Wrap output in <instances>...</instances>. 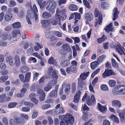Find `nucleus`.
<instances>
[{"label": "nucleus", "instance_id": "nucleus-13", "mask_svg": "<svg viewBox=\"0 0 125 125\" xmlns=\"http://www.w3.org/2000/svg\"><path fill=\"white\" fill-rule=\"evenodd\" d=\"M125 94V86L118 85V94Z\"/></svg>", "mask_w": 125, "mask_h": 125}, {"label": "nucleus", "instance_id": "nucleus-55", "mask_svg": "<svg viewBox=\"0 0 125 125\" xmlns=\"http://www.w3.org/2000/svg\"><path fill=\"white\" fill-rule=\"evenodd\" d=\"M15 120H14L13 119H10L9 122V123L10 125H17V124L15 121Z\"/></svg>", "mask_w": 125, "mask_h": 125}, {"label": "nucleus", "instance_id": "nucleus-26", "mask_svg": "<svg viewBox=\"0 0 125 125\" xmlns=\"http://www.w3.org/2000/svg\"><path fill=\"white\" fill-rule=\"evenodd\" d=\"M57 92L56 90H53L51 91L49 94L50 97H56L57 95Z\"/></svg>", "mask_w": 125, "mask_h": 125}, {"label": "nucleus", "instance_id": "nucleus-54", "mask_svg": "<svg viewBox=\"0 0 125 125\" xmlns=\"http://www.w3.org/2000/svg\"><path fill=\"white\" fill-rule=\"evenodd\" d=\"M83 3L86 7L90 9L91 8V6L89 3L87 1V0H83Z\"/></svg>", "mask_w": 125, "mask_h": 125}, {"label": "nucleus", "instance_id": "nucleus-9", "mask_svg": "<svg viewBox=\"0 0 125 125\" xmlns=\"http://www.w3.org/2000/svg\"><path fill=\"white\" fill-rule=\"evenodd\" d=\"M66 71L68 74L70 73H76L77 71V68L75 66L71 65L66 68Z\"/></svg>", "mask_w": 125, "mask_h": 125}, {"label": "nucleus", "instance_id": "nucleus-63", "mask_svg": "<svg viewBox=\"0 0 125 125\" xmlns=\"http://www.w3.org/2000/svg\"><path fill=\"white\" fill-rule=\"evenodd\" d=\"M112 63L113 66L114 68H116L117 65L116 62L113 58L112 59Z\"/></svg>", "mask_w": 125, "mask_h": 125}, {"label": "nucleus", "instance_id": "nucleus-51", "mask_svg": "<svg viewBox=\"0 0 125 125\" xmlns=\"http://www.w3.org/2000/svg\"><path fill=\"white\" fill-rule=\"evenodd\" d=\"M83 80L81 79H78V86L80 88H82L84 85V83L83 82Z\"/></svg>", "mask_w": 125, "mask_h": 125}, {"label": "nucleus", "instance_id": "nucleus-18", "mask_svg": "<svg viewBox=\"0 0 125 125\" xmlns=\"http://www.w3.org/2000/svg\"><path fill=\"white\" fill-rule=\"evenodd\" d=\"M41 23L42 26L43 28H44L50 25V21L47 20H43L41 21Z\"/></svg>", "mask_w": 125, "mask_h": 125}, {"label": "nucleus", "instance_id": "nucleus-30", "mask_svg": "<svg viewBox=\"0 0 125 125\" xmlns=\"http://www.w3.org/2000/svg\"><path fill=\"white\" fill-rule=\"evenodd\" d=\"M122 46L118 44V52L121 55H125V53L122 48Z\"/></svg>", "mask_w": 125, "mask_h": 125}, {"label": "nucleus", "instance_id": "nucleus-28", "mask_svg": "<svg viewBox=\"0 0 125 125\" xmlns=\"http://www.w3.org/2000/svg\"><path fill=\"white\" fill-rule=\"evenodd\" d=\"M51 14L50 13L44 11L42 13V16L44 18L47 19L51 17L52 16Z\"/></svg>", "mask_w": 125, "mask_h": 125}, {"label": "nucleus", "instance_id": "nucleus-50", "mask_svg": "<svg viewBox=\"0 0 125 125\" xmlns=\"http://www.w3.org/2000/svg\"><path fill=\"white\" fill-rule=\"evenodd\" d=\"M52 88L51 85L48 84H47L44 88V90L46 92H48Z\"/></svg>", "mask_w": 125, "mask_h": 125}, {"label": "nucleus", "instance_id": "nucleus-15", "mask_svg": "<svg viewBox=\"0 0 125 125\" xmlns=\"http://www.w3.org/2000/svg\"><path fill=\"white\" fill-rule=\"evenodd\" d=\"M98 109L102 113H104L107 109V107L106 105L104 106L102 105L99 103H98Z\"/></svg>", "mask_w": 125, "mask_h": 125}, {"label": "nucleus", "instance_id": "nucleus-31", "mask_svg": "<svg viewBox=\"0 0 125 125\" xmlns=\"http://www.w3.org/2000/svg\"><path fill=\"white\" fill-rule=\"evenodd\" d=\"M11 26L13 28H19L21 27V25L20 22H17L13 23Z\"/></svg>", "mask_w": 125, "mask_h": 125}, {"label": "nucleus", "instance_id": "nucleus-44", "mask_svg": "<svg viewBox=\"0 0 125 125\" xmlns=\"http://www.w3.org/2000/svg\"><path fill=\"white\" fill-rule=\"evenodd\" d=\"M17 104V103L15 102H11L9 104L8 107L9 108H12L14 107Z\"/></svg>", "mask_w": 125, "mask_h": 125}, {"label": "nucleus", "instance_id": "nucleus-34", "mask_svg": "<svg viewBox=\"0 0 125 125\" xmlns=\"http://www.w3.org/2000/svg\"><path fill=\"white\" fill-rule=\"evenodd\" d=\"M35 45H37L34 46V49L35 51H38L39 49H41L43 48L42 45L40 44L38 42H36L35 43Z\"/></svg>", "mask_w": 125, "mask_h": 125}, {"label": "nucleus", "instance_id": "nucleus-36", "mask_svg": "<svg viewBox=\"0 0 125 125\" xmlns=\"http://www.w3.org/2000/svg\"><path fill=\"white\" fill-rule=\"evenodd\" d=\"M31 73L28 72L27 73L25 76V82H28L31 78Z\"/></svg>", "mask_w": 125, "mask_h": 125}, {"label": "nucleus", "instance_id": "nucleus-7", "mask_svg": "<svg viewBox=\"0 0 125 125\" xmlns=\"http://www.w3.org/2000/svg\"><path fill=\"white\" fill-rule=\"evenodd\" d=\"M94 16L95 18L99 16L98 21V24L101 25L102 23L103 20L102 14L99 12L98 9L96 8L94 11Z\"/></svg>", "mask_w": 125, "mask_h": 125}, {"label": "nucleus", "instance_id": "nucleus-20", "mask_svg": "<svg viewBox=\"0 0 125 125\" xmlns=\"http://www.w3.org/2000/svg\"><path fill=\"white\" fill-rule=\"evenodd\" d=\"M93 14L90 12L87 13L85 15V18L88 21H90L93 19Z\"/></svg>", "mask_w": 125, "mask_h": 125}, {"label": "nucleus", "instance_id": "nucleus-62", "mask_svg": "<svg viewBox=\"0 0 125 125\" xmlns=\"http://www.w3.org/2000/svg\"><path fill=\"white\" fill-rule=\"evenodd\" d=\"M112 93L114 95H116L117 94V86H116L113 89Z\"/></svg>", "mask_w": 125, "mask_h": 125}, {"label": "nucleus", "instance_id": "nucleus-23", "mask_svg": "<svg viewBox=\"0 0 125 125\" xmlns=\"http://www.w3.org/2000/svg\"><path fill=\"white\" fill-rule=\"evenodd\" d=\"M7 59L10 65L13 66L15 64L14 60L12 57L11 56H8Z\"/></svg>", "mask_w": 125, "mask_h": 125}, {"label": "nucleus", "instance_id": "nucleus-40", "mask_svg": "<svg viewBox=\"0 0 125 125\" xmlns=\"http://www.w3.org/2000/svg\"><path fill=\"white\" fill-rule=\"evenodd\" d=\"M8 76H1L0 78V83H2L6 81L8 78Z\"/></svg>", "mask_w": 125, "mask_h": 125}, {"label": "nucleus", "instance_id": "nucleus-8", "mask_svg": "<svg viewBox=\"0 0 125 125\" xmlns=\"http://www.w3.org/2000/svg\"><path fill=\"white\" fill-rule=\"evenodd\" d=\"M116 73L111 69L108 70V68L106 69L104 72L102 74V77L104 78L109 77L113 75H115Z\"/></svg>", "mask_w": 125, "mask_h": 125}, {"label": "nucleus", "instance_id": "nucleus-53", "mask_svg": "<svg viewBox=\"0 0 125 125\" xmlns=\"http://www.w3.org/2000/svg\"><path fill=\"white\" fill-rule=\"evenodd\" d=\"M72 92L73 93H74L76 91V84L75 83H73L72 85Z\"/></svg>", "mask_w": 125, "mask_h": 125}, {"label": "nucleus", "instance_id": "nucleus-64", "mask_svg": "<svg viewBox=\"0 0 125 125\" xmlns=\"http://www.w3.org/2000/svg\"><path fill=\"white\" fill-rule=\"evenodd\" d=\"M103 125H110V123L108 120H105L103 121Z\"/></svg>", "mask_w": 125, "mask_h": 125}, {"label": "nucleus", "instance_id": "nucleus-39", "mask_svg": "<svg viewBox=\"0 0 125 125\" xmlns=\"http://www.w3.org/2000/svg\"><path fill=\"white\" fill-rule=\"evenodd\" d=\"M110 118L112 120L113 122L117 123V117L114 115H112L110 116Z\"/></svg>", "mask_w": 125, "mask_h": 125}, {"label": "nucleus", "instance_id": "nucleus-10", "mask_svg": "<svg viewBox=\"0 0 125 125\" xmlns=\"http://www.w3.org/2000/svg\"><path fill=\"white\" fill-rule=\"evenodd\" d=\"M37 93L38 95L39 96L40 100L41 101H43L45 97V94L44 91L41 89H39Z\"/></svg>", "mask_w": 125, "mask_h": 125}, {"label": "nucleus", "instance_id": "nucleus-21", "mask_svg": "<svg viewBox=\"0 0 125 125\" xmlns=\"http://www.w3.org/2000/svg\"><path fill=\"white\" fill-rule=\"evenodd\" d=\"M62 47L63 49L66 51L67 52H70L71 51L70 47L67 44H63L62 45Z\"/></svg>", "mask_w": 125, "mask_h": 125}, {"label": "nucleus", "instance_id": "nucleus-56", "mask_svg": "<svg viewBox=\"0 0 125 125\" xmlns=\"http://www.w3.org/2000/svg\"><path fill=\"white\" fill-rule=\"evenodd\" d=\"M46 78V77L44 76H43L41 77L39 81V83L40 84H42L44 82L45 79Z\"/></svg>", "mask_w": 125, "mask_h": 125}, {"label": "nucleus", "instance_id": "nucleus-27", "mask_svg": "<svg viewBox=\"0 0 125 125\" xmlns=\"http://www.w3.org/2000/svg\"><path fill=\"white\" fill-rule=\"evenodd\" d=\"M36 1L38 3L41 8L42 9L44 8L46 1H44L42 2L43 0H36Z\"/></svg>", "mask_w": 125, "mask_h": 125}, {"label": "nucleus", "instance_id": "nucleus-1", "mask_svg": "<svg viewBox=\"0 0 125 125\" xmlns=\"http://www.w3.org/2000/svg\"><path fill=\"white\" fill-rule=\"evenodd\" d=\"M33 9H29L27 11V15L26 17V19L28 23L29 24H31L30 21V19H33L35 18L36 20L38 19V14L36 13L38 12V9L36 5L34 4L33 5Z\"/></svg>", "mask_w": 125, "mask_h": 125}, {"label": "nucleus", "instance_id": "nucleus-52", "mask_svg": "<svg viewBox=\"0 0 125 125\" xmlns=\"http://www.w3.org/2000/svg\"><path fill=\"white\" fill-rule=\"evenodd\" d=\"M51 107V105L50 104H45L42 106V109H46L50 108Z\"/></svg>", "mask_w": 125, "mask_h": 125}, {"label": "nucleus", "instance_id": "nucleus-19", "mask_svg": "<svg viewBox=\"0 0 125 125\" xmlns=\"http://www.w3.org/2000/svg\"><path fill=\"white\" fill-rule=\"evenodd\" d=\"M112 23H111L108 25H106L104 28V30L107 33H109L110 31H112L113 29L112 28Z\"/></svg>", "mask_w": 125, "mask_h": 125}, {"label": "nucleus", "instance_id": "nucleus-12", "mask_svg": "<svg viewBox=\"0 0 125 125\" xmlns=\"http://www.w3.org/2000/svg\"><path fill=\"white\" fill-rule=\"evenodd\" d=\"M81 92L80 91H77L74 96L73 99V101L75 103H78L80 100Z\"/></svg>", "mask_w": 125, "mask_h": 125}, {"label": "nucleus", "instance_id": "nucleus-37", "mask_svg": "<svg viewBox=\"0 0 125 125\" xmlns=\"http://www.w3.org/2000/svg\"><path fill=\"white\" fill-rule=\"evenodd\" d=\"M21 72L23 73H27L29 70L28 67L26 66H22L21 69Z\"/></svg>", "mask_w": 125, "mask_h": 125}, {"label": "nucleus", "instance_id": "nucleus-59", "mask_svg": "<svg viewBox=\"0 0 125 125\" xmlns=\"http://www.w3.org/2000/svg\"><path fill=\"white\" fill-rule=\"evenodd\" d=\"M68 88H66L64 90V92L66 94H69V92L71 88V85L68 84Z\"/></svg>", "mask_w": 125, "mask_h": 125}, {"label": "nucleus", "instance_id": "nucleus-32", "mask_svg": "<svg viewBox=\"0 0 125 125\" xmlns=\"http://www.w3.org/2000/svg\"><path fill=\"white\" fill-rule=\"evenodd\" d=\"M70 63L67 60H66L64 61H62L61 63L60 64L62 67H65L67 66Z\"/></svg>", "mask_w": 125, "mask_h": 125}, {"label": "nucleus", "instance_id": "nucleus-25", "mask_svg": "<svg viewBox=\"0 0 125 125\" xmlns=\"http://www.w3.org/2000/svg\"><path fill=\"white\" fill-rule=\"evenodd\" d=\"M15 59V64L16 66H19L20 63V61L19 56L17 55H16L14 57Z\"/></svg>", "mask_w": 125, "mask_h": 125}, {"label": "nucleus", "instance_id": "nucleus-2", "mask_svg": "<svg viewBox=\"0 0 125 125\" xmlns=\"http://www.w3.org/2000/svg\"><path fill=\"white\" fill-rule=\"evenodd\" d=\"M74 118L70 113L64 115L63 118L60 122V125H72L74 123Z\"/></svg>", "mask_w": 125, "mask_h": 125}, {"label": "nucleus", "instance_id": "nucleus-43", "mask_svg": "<svg viewBox=\"0 0 125 125\" xmlns=\"http://www.w3.org/2000/svg\"><path fill=\"white\" fill-rule=\"evenodd\" d=\"M100 88L103 91H106L108 90V87L106 84H102L100 86Z\"/></svg>", "mask_w": 125, "mask_h": 125}, {"label": "nucleus", "instance_id": "nucleus-49", "mask_svg": "<svg viewBox=\"0 0 125 125\" xmlns=\"http://www.w3.org/2000/svg\"><path fill=\"white\" fill-rule=\"evenodd\" d=\"M58 75L55 70H53L52 72V77L53 79H57Z\"/></svg>", "mask_w": 125, "mask_h": 125}, {"label": "nucleus", "instance_id": "nucleus-6", "mask_svg": "<svg viewBox=\"0 0 125 125\" xmlns=\"http://www.w3.org/2000/svg\"><path fill=\"white\" fill-rule=\"evenodd\" d=\"M66 11L65 9L60 10L59 8H57L56 10V14L60 15L61 14V19L62 20H64L66 19L67 15L66 14Z\"/></svg>", "mask_w": 125, "mask_h": 125}, {"label": "nucleus", "instance_id": "nucleus-5", "mask_svg": "<svg viewBox=\"0 0 125 125\" xmlns=\"http://www.w3.org/2000/svg\"><path fill=\"white\" fill-rule=\"evenodd\" d=\"M55 19L53 20L50 19V24L51 23L53 25H57L58 22L59 25H60L61 27V24L60 23L61 16L57 14H56L55 16Z\"/></svg>", "mask_w": 125, "mask_h": 125}, {"label": "nucleus", "instance_id": "nucleus-17", "mask_svg": "<svg viewBox=\"0 0 125 125\" xmlns=\"http://www.w3.org/2000/svg\"><path fill=\"white\" fill-rule=\"evenodd\" d=\"M2 39L4 40H6L7 39H10L11 38L10 34L9 32L5 33H3L1 36Z\"/></svg>", "mask_w": 125, "mask_h": 125}, {"label": "nucleus", "instance_id": "nucleus-33", "mask_svg": "<svg viewBox=\"0 0 125 125\" xmlns=\"http://www.w3.org/2000/svg\"><path fill=\"white\" fill-rule=\"evenodd\" d=\"M113 12L114 13L113 15V20L114 21L117 18V8L116 7L114 8L113 10Z\"/></svg>", "mask_w": 125, "mask_h": 125}, {"label": "nucleus", "instance_id": "nucleus-16", "mask_svg": "<svg viewBox=\"0 0 125 125\" xmlns=\"http://www.w3.org/2000/svg\"><path fill=\"white\" fill-rule=\"evenodd\" d=\"M12 34L13 37H19L20 36V31L18 29H14L12 32Z\"/></svg>", "mask_w": 125, "mask_h": 125}, {"label": "nucleus", "instance_id": "nucleus-11", "mask_svg": "<svg viewBox=\"0 0 125 125\" xmlns=\"http://www.w3.org/2000/svg\"><path fill=\"white\" fill-rule=\"evenodd\" d=\"M14 118L15 120L16 121L17 124L22 125L25 123V121L24 119L21 117H17L15 116Z\"/></svg>", "mask_w": 125, "mask_h": 125}, {"label": "nucleus", "instance_id": "nucleus-42", "mask_svg": "<svg viewBox=\"0 0 125 125\" xmlns=\"http://www.w3.org/2000/svg\"><path fill=\"white\" fill-rule=\"evenodd\" d=\"M24 11L23 10H20L17 13V16L19 18H21L24 16Z\"/></svg>", "mask_w": 125, "mask_h": 125}, {"label": "nucleus", "instance_id": "nucleus-38", "mask_svg": "<svg viewBox=\"0 0 125 125\" xmlns=\"http://www.w3.org/2000/svg\"><path fill=\"white\" fill-rule=\"evenodd\" d=\"M6 97V95L4 94H2L0 95V103H3L5 102V99Z\"/></svg>", "mask_w": 125, "mask_h": 125}, {"label": "nucleus", "instance_id": "nucleus-58", "mask_svg": "<svg viewBox=\"0 0 125 125\" xmlns=\"http://www.w3.org/2000/svg\"><path fill=\"white\" fill-rule=\"evenodd\" d=\"M55 62V60L52 57H51L48 60V63L50 64H54Z\"/></svg>", "mask_w": 125, "mask_h": 125}, {"label": "nucleus", "instance_id": "nucleus-60", "mask_svg": "<svg viewBox=\"0 0 125 125\" xmlns=\"http://www.w3.org/2000/svg\"><path fill=\"white\" fill-rule=\"evenodd\" d=\"M97 66L96 63V62H92L90 65V66L92 69H95Z\"/></svg>", "mask_w": 125, "mask_h": 125}, {"label": "nucleus", "instance_id": "nucleus-46", "mask_svg": "<svg viewBox=\"0 0 125 125\" xmlns=\"http://www.w3.org/2000/svg\"><path fill=\"white\" fill-rule=\"evenodd\" d=\"M54 101V100L53 99L50 98L47 99L44 102L46 103H47L48 104H52L53 103Z\"/></svg>", "mask_w": 125, "mask_h": 125}, {"label": "nucleus", "instance_id": "nucleus-24", "mask_svg": "<svg viewBox=\"0 0 125 125\" xmlns=\"http://www.w3.org/2000/svg\"><path fill=\"white\" fill-rule=\"evenodd\" d=\"M12 17V15L10 13H6L4 16L5 20L6 21H9L10 20Z\"/></svg>", "mask_w": 125, "mask_h": 125}, {"label": "nucleus", "instance_id": "nucleus-61", "mask_svg": "<svg viewBox=\"0 0 125 125\" xmlns=\"http://www.w3.org/2000/svg\"><path fill=\"white\" fill-rule=\"evenodd\" d=\"M57 81V79H54L50 81L49 84H51V85L53 86L56 83Z\"/></svg>", "mask_w": 125, "mask_h": 125}, {"label": "nucleus", "instance_id": "nucleus-45", "mask_svg": "<svg viewBox=\"0 0 125 125\" xmlns=\"http://www.w3.org/2000/svg\"><path fill=\"white\" fill-rule=\"evenodd\" d=\"M52 33L49 31H47L45 34V36L47 38H50L51 36L52 35Z\"/></svg>", "mask_w": 125, "mask_h": 125}, {"label": "nucleus", "instance_id": "nucleus-35", "mask_svg": "<svg viewBox=\"0 0 125 125\" xmlns=\"http://www.w3.org/2000/svg\"><path fill=\"white\" fill-rule=\"evenodd\" d=\"M106 56L104 55H102L100 56L97 58V62L98 63H101L105 59Z\"/></svg>", "mask_w": 125, "mask_h": 125}, {"label": "nucleus", "instance_id": "nucleus-48", "mask_svg": "<svg viewBox=\"0 0 125 125\" xmlns=\"http://www.w3.org/2000/svg\"><path fill=\"white\" fill-rule=\"evenodd\" d=\"M24 104L26 106H29L31 108L34 106V104L30 102L25 101L24 102Z\"/></svg>", "mask_w": 125, "mask_h": 125}, {"label": "nucleus", "instance_id": "nucleus-47", "mask_svg": "<svg viewBox=\"0 0 125 125\" xmlns=\"http://www.w3.org/2000/svg\"><path fill=\"white\" fill-rule=\"evenodd\" d=\"M88 113L84 112V114L82 116V119L85 121H86L88 118Z\"/></svg>", "mask_w": 125, "mask_h": 125}, {"label": "nucleus", "instance_id": "nucleus-14", "mask_svg": "<svg viewBox=\"0 0 125 125\" xmlns=\"http://www.w3.org/2000/svg\"><path fill=\"white\" fill-rule=\"evenodd\" d=\"M119 116L121 122L123 123L125 122V114L124 110H120L119 112Z\"/></svg>", "mask_w": 125, "mask_h": 125}, {"label": "nucleus", "instance_id": "nucleus-4", "mask_svg": "<svg viewBox=\"0 0 125 125\" xmlns=\"http://www.w3.org/2000/svg\"><path fill=\"white\" fill-rule=\"evenodd\" d=\"M90 99V96L87 95V93H85L83 97L82 100L83 102L86 100L87 104L88 106L94 104L95 103L96 100L94 95L93 94L91 95Z\"/></svg>", "mask_w": 125, "mask_h": 125}, {"label": "nucleus", "instance_id": "nucleus-57", "mask_svg": "<svg viewBox=\"0 0 125 125\" xmlns=\"http://www.w3.org/2000/svg\"><path fill=\"white\" fill-rule=\"evenodd\" d=\"M109 43L108 42H106L103 43V47L104 49H107L109 48Z\"/></svg>", "mask_w": 125, "mask_h": 125}, {"label": "nucleus", "instance_id": "nucleus-41", "mask_svg": "<svg viewBox=\"0 0 125 125\" xmlns=\"http://www.w3.org/2000/svg\"><path fill=\"white\" fill-rule=\"evenodd\" d=\"M116 83V81L113 80H110L108 82L109 85L111 87L114 86L115 85Z\"/></svg>", "mask_w": 125, "mask_h": 125}, {"label": "nucleus", "instance_id": "nucleus-3", "mask_svg": "<svg viewBox=\"0 0 125 125\" xmlns=\"http://www.w3.org/2000/svg\"><path fill=\"white\" fill-rule=\"evenodd\" d=\"M46 9L49 10L50 14H53L55 12V9L56 7V3L54 1L48 0L45 5Z\"/></svg>", "mask_w": 125, "mask_h": 125}, {"label": "nucleus", "instance_id": "nucleus-29", "mask_svg": "<svg viewBox=\"0 0 125 125\" xmlns=\"http://www.w3.org/2000/svg\"><path fill=\"white\" fill-rule=\"evenodd\" d=\"M65 112L63 108L61 107L58 110H55L54 113L56 114H63Z\"/></svg>", "mask_w": 125, "mask_h": 125}, {"label": "nucleus", "instance_id": "nucleus-22", "mask_svg": "<svg viewBox=\"0 0 125 125\" xmlns=\"http://www.w3.org/2000/svg\"><path fill=\"white\" fill-rule=\"evenodd\" d=\"M68 8L70 10L74 11L77 10L78 8L76 5L72 4L68 6Z\"/></svg>", "mask_w": 125, "mask_h": 125}]
</instances>
